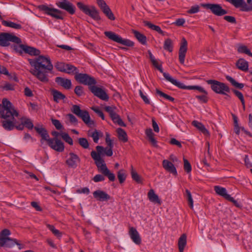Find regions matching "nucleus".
<instances>
[{
	"mask_svg": "<svg viewBox=\"0 0 252 252\" xmlns=\"http://www.w3.org/2000/svg\"><path fill=\"white\" fill-rule=\"evenodd\" d=\"M162 166L166 171L175 175H177L176 169L172 162L167 160L164 159L162 161Z\"/></svg>",
	"mask_w": 252,
	"mask_h": 252,
	"instance_id": "obj_24",
	"label": "nucleus"
},
{
	"mask_svg": "<svg viewBox=\"0 0 252 252\" xmlns=\"http://www.w3.org/2000/svg\"><path fill=\"white\" fill-rule=\"evenodd\" d=\"M184 169L187 172L189 173L191 171V166L189 161L184 158Z\"/></svg>",
	"mask_w": 252,
	"mask_h": 252,
	"instance_id": "obj_52",
	"label": "nucleus"
},
{
	"mask_svg": "<svg viewBox=\"0 0 252 252\" xmlns=\"http://www.w3.org/2000/svg\"><path fill=\"white\" fill-rule=\"evenodd\" d=\"M60 136L62 137L63 139L69 144L70 145L73 144L72 139L69 136V134L65 132H61Z\"/></svg>",
	"mask_w": 252,
	"mask_h": 252,
	"instance_id": "obj_41",
	"label": "nucleus"
},
{
	"mask_svg": "<svg viewBox=\"0 0 252 252\" xmlns=\"http://www.w3.org/2000/svg\"><path fill=\"white\" fill-rule=\"evenodd\" d=\"M207 83L211 85L212 90L219 94H226L225 92L229 93V88L224 83L215 80H208Z\"/></svg>",
	"mask_w": 252,
	"mask_h": 252,
	"instance_id": "obj_7",
	"label": "nucleus"
},
{
	"mask_svg": "<svg viewBox=\"0 0 252 252\" xmlns=\"http://www.w3.org/2000/svg\"><path fill=\"white\" fill-rule=\"evenodd\" d=\"M10 42L17 44L22 42L21 39L18 37L8 32L0 33V46L7 47L10 45Z\"/></svg>",
	"mask_w": 252,
	"mask_h": 252,
	"instance_id": "obj_8",
	"label": "nucleus"
},
{
	"mask_svg": "<svg viewBox=\"0 0 252 252\" xmlns=\"http://www.w3.org/2000/svg\"><path fill=\"white\" fill-rule=\"evenodd\" d=\"M207 94H204L203 95H196V97L200 100L201 102L203 103H206L208 101Z\"/></svg>",
	"mask_w": 252,
	"mask_h": 252,
	"instance_id": "obj_62",
	"label": "nucleus"
},
{
	"mask_svg": "<svg viewBox=\"0 0 252 252\" xmlns=\"http://www.w3.org/2000/svg\"><path fill=\"white\" fill-rule=\"evenodd\" d=\"M65 65L66 64L64 63L58 62L55 64V66L58 71L64 72L65 71Z\"/></svg>",
	"mask_w": 252,
	"mask_h": 252,
	"instance_id": "obj_51",
	"label": "nucleus"
},
{
	"mask_svg": "<svg viewBox=\"0 0 252 252\" xmlns=\"http://www.w3.org/2000/svg\"><path fill=\"white\" fill-rule=\"evenodd\" d=\"M60 134L61 133L57 131H53L51 134L54 136V138H49V139H52V144L53 147L51 148L57 152H62L64 151V146L63 143L58 138Z\"/></svg>",
	"mask_w": 252,
	"mask_h": 252,
	"instance_id": "obj_13",
	"label": "nucleus"
},
{
	"mask_svg": "<svg viewBox=\"0 0 252 252\" xmlns=\"http://www.w3.org/2000/svg\"><path fill=\"white\" fill-rule=\"evenodd\" d=\"M117 177L120 184H123L126 180V174L124 169L120 170L117 173Z\"/></svg>",
	"mask_w": 252,
	"mask_h": 252,
	"instance_id": "obj_39",
	"label": "nucleus"
},
{
	"mask_svg": "<svg viewBox=\"0 0 252 252\" xmlns=\"http://www.w3.org/2000/svg\"><path fill=\"white\" fill-rule=\"evenodd\" d=\"M23 124L26 127L32 129L33 128V125L31 119L28 118L22 119Z\"/></svg>",
	"mask_w": 252,
	"mask_h": 252,
	"instance_id": "obj_45",
	"label": "nucleus"
},
{
	"mask_svg": "<svg viewBox=\"0 0 252 252\" xmlns=\"http://www.w3.org/2000/svg\"><path fill=\"white\" fill-rule=\"evenodd\" d=\"M201 6L207 9H210L212 13L218 16H221L227 13V11L219 4L202 3Z\"/></svg>",
	"mask_w": 252,
	"mask_h": 252,
	"instance_id": "obj_12",
	"label": "nucleus"
},
{
	"mask_svg": "<svg viewBox=\"0 0 252 252\" xmlns=\"http://www.w3.org/2000/svg\"><path fill=\"white\" fill-rule=\"evenodd\" d=\"M69 158L66 160L65 162L69 167L76 168L78 163L80 161V158L75 154L70 153Z\"/></svg>",
	"mask_w": 252,
	"mask_h": 252,
	"instance_id": "obj_18",
	"label": "nucleus"
},
{
	"mask_svg": "<svg viewBox=\"0 0 252 252\" xmlns=\"http://www.w3.org/2000/svg\"><path fill=\"white\" fill-rule=\"evenodd\" d=\"M163 48L164 50L172 52L173 49V44L172 40L170 38H167L165 40L163 44Z\"/></svg>",
	"mask_w": 252,
	"mask_h": 252,
	"instance_id": "obj_37",
	"label": "nucleus"
},
{
	"mask_svg": "<svg viewBox=\"0 0 252 252\" xmlns=\"http://www.w3.org/2000/svg\"><path fill=\"white\" fill-rule=\"evenodd\" d=\"M104 33L109 39L127 47H133L134 45V43L133 41L128 39H123L121 36L113 32L106 31Z\"/></svg>",
	"mask_w": 252,
	"mask_h": 252,
	"instance_id": "obj_9",
	"label": "nucleus"
},
{
	"mask_svg": "<svg viewBox=\"0 0 252 252\" xmlns=\"http://www.w3.org/2000/svg\"><path fill=\"white\" fill-rule=\"evenodd\" d=\"M56 4L59 8L65 10L71 15L74 14L75 12V6L67 0L57 2Z\"/></svg>",
	"mask_w": 252,
	"mask_h": 252,
	"instance_id": "obj_14",
	"label": "nucleus"
},
{
	"mask_svg": "<svg viewBox=\"0 0 252 252\" xmlns=\"http://www.w3.org/2000/svg\"><path fill=\"white\" fill-rule=\"evenodd\" d=\"M112 120L114 123H117L118 125L121 126H126V125L124 123L119 115H118L115 112H113L110 115Z\"/></svg>",
	"mask_w": 252,
	"mask_h": 252,
	"instance_id": "obj_33",
	"label": "nucleus"
},
{
	"mask_svg": "<svg viewBox=\"0 0 252 252\" xmlns=\"http://www.w3.org/2000/svg\"><path fill=\"white\" fill-rule=\"evenodd\" d=\"M25 45L21 44H20L19 45H14V49L16 52L19 53L20 54H22L23 51H24V48H25Z\"/></svg>",
	"mask_w": 252,
	"mask_h": 252,
	"instance_id": "obj_58",
	"label": "nucleus"
},
{
	"mask_svg": "<svg viewBox=\"0 0 252 252\" xmlns=\"http://www.w3.org/2000/svg\"><path fill=\"white\" fill-rule=\"evenodd\" d=\"M105 142L107 147L104 148L101 146H97L96 150L93 151L91 153V156L92 158L94 160L95 164L97 166L98 171L103 175L106 176L109 180L113 182L115 180V176L114 174L111 172L107 168L104 159L102 158L104 155L108 157H111L113 155L112 149L113 147V142L110 138V135L108 133H106Z\"/></svg>",
	"mask_w": 252,
	"mask_h": 252,
	"instance_id": "obj_2",
	"label": "nucleus"
},
{
	"mask_svg": "<svg viewBox=\"0 0 252 252\" xmlns=\"http://www.w3.org/2000/svg\"><path fill=\"white\" fill-rule=\"evenodd\" d=\"M75 79L80 83L88 85L89 87L95 85L96 84L94 78L86 73H76L75 75Z\"/></svg>",
	"mask_w": 252,
	"mask_h": 252,
	"instance_id": "obj_11",
	"label": "nucleus"
},
{
	"mask_svg": "<svg viewBox=\"0 0 252 252\" xmlns=\"http://www.w3.org/2000/svg\"><path fill=\"white\" fill-rule=\"evenodd\" d=\"M132 170L131 172V177L133 180L136 182L138 184L142 183V179L141 177L138 174V173L133 169V167L131 166Z\"/></svg>",
	"mask_w": 252,
	"mask_h": 252,
	"instance_id": "obj_43",
	"label": "nucleus"
},
{
	"mask_svg": "<svg viewBox=\"0 0 252 252\" xmlns=\"http://www.w3.org/2000/svg\"><path fill=\"white\" fill-rule=\"evenodd\" d=\"M226 79H227V81H228L231 83L232 85H233L236 88L242 89L244 86V84L237 82L235 80H234L232 77H231L230 76H226Z\"/></svg>",
	"mask_w": 252,
	"mask_h": 252,
	"instance_id": "obj_38",
	"label": "nucleus"
},
{
	"mask_svg": "<svg viewBox=\"0 0 252 252\" xmlns=\"http://www.w3.org/2000/svg\"><path fill=\"white\" fill-rule=\"evenodd\" d=\"M2 24L4 26L10 27L15 29H22V26L20 24H16L11 21L2 20Z\"/></svg>",
	"mask_w": 252,
	"mask_h": 252,
	"instance_id": "obj_36",
	"label": "nucleus"
},
{
	"mask_svg": "<svg viewBox=\"0 0 252 252\" xmlns=\"http://www.w3.org/2000/svg\"><path fill=\"white\" fill-rule=\"evenodd\" d=\"M144 23L145 26H147L151 30L157 32L158 33L161 34L163 36L165 35V32L162 31L161 28L159 26L155 25L151 23V22L147 21H144Z\"/></svg>",
	"mask_w": 252,
	"mask_h": 252,
	"instance_id": "obj_32",
	"label": "nucleus"
},
{
	"mask_svg": "<svg viewBox=\"0 0 252 252\" xmlns=\"http://www.w3.org/2000/svg\"><path fill=\"white\" fill-rule=\"evenodd\" d=\"M237 67L243 71L248 70L249 63L247 61L243 58L239 59L236 63Z\"/></svg>",
	"mask_w": 252,
	"mask_h": 252,
	"instance_id": "obj_26",
	"label": "nucleus"
},
{
	"mask_svg": "<svg viewBox=\"0 0 252 252\" xmlns=\"http://www.w3.org/2000/svg\"><path fill=\"white\" fill-rule=\"evenodd\" d=\"M0 115L4 119L1 121L2 126L6 130H12L15 127L14 117H17L18 113L6 98H3L0 104Z\"/></svg>",
	"mask_w": 252,
	"mask_h": 252,
	"instance_id": "obj_3",
	"label": "nucleus"
},
{
	"mask_svg": "<svg viewBox=\"0 0 252 252\" xmlns=\"http://www.w3.org/2000/svg\"><path fill=\"white\" fill-rule=\"evenodd\" d=\"M55 82L60 86L66 90H69L71 87V81L70 79L57 77L55 78Z\"/></svg>",
	"mask_w": 252,
	"mask_h": 252,
	"instance_id": "obj_23",
	"label": "nucleus"
},
{
	"mask_svg": "<svg viewBox=\"0 0 252 252\" xmlns=\"http://www.w3.org/2000/svg\"><path fill=\"white\" fill-rule=\"evenodd\" d=\"M232 92L235 94V95L239 98V99L240 100L241 103H244V96H243L242 93L241 92H240V91H239L237 90H235V89H233Z\"/></svg>",
	"mask_w": 252,
	"mask_h": 252,
	"instance_id": "obj_56",
	"label": "nucleus"
},
{
	"mask_svg": "<svg viewBox=\"0 0 252 252\" xmlns=\"http://www.w3.org/2000/svg\"><path fill=\"white\" fill-rule=\"evenodd\" d=\"M145 133L148 137L149 141L151 144L155 147H158L157 141L156 139L154 137V133H153L151 128H148L146 130Z\"/></svg>",
	"mask_w": 252,
	"mask_h": 252,
	"instance_id": "obj_31",
	"label": "nucleus"
},
{
	"mask_svg": "<svg viewBox=\"0 0 252 252\" xmlns=\"http://www.w3.org/2000/svg\"><path fill=\"white\" fill-rule=\"evenodd\" d=\"M89 135L93 138V141L95 143H97L99 138V132L97 130H95Z\"/></svg>",
	"mask_w": 252,
	"mask_h": 252,
	"instance_id": "obj_49",
	"label": "nucleus"
},
{
	"mask_svg": "<svg viewBox=\"0 0 252 252\" xmlns=\"http://www.w3.org/2000/svg\"><path fill=\"white\" fill-rule=\"evenodd\" d=\"M66 117L68 118L69 122L72 124H76L78 123L77 119L72 114H68Z\"/></svg>",
	"mask_w": 252,
	"mask_h": 252,
	"instance_id": "obj_60",
	"label": "nucleus"
},
{
	"mask_svg": "<svg viewBox=\"0 0 252 252\" xmlns=\"http://www.w3.org/2000/svg\"><path fill=\"white\" fill-rule=\"evenodd\" d=\"M139 94L143 100L146 104H149L150 103V101L147 96L144 94L141 90H139Z\"/></svg>",
	"mask_w": 252,
	"mask_h": 252,
	"instance_id": "obj_64",
	"label": "nucleus"
},
{
	"mask_svg": "<svg viewBox=\"0 0 252 252\" xmlns=\"http://www.w3.org/2000/svg\"><path fill=\"white\" fill-rule=\"evenodd\" d=\"M238 52L240 53H245L251 57H252V53L251 51L247 48V46L244 45L240 46L238 48Z\"/></svg>",
	"mask_w": 252,
	"mask_h": 252,
	"instance_id": "obj_42",
	"label": "nucleus"
},
{
	"mask_svg": "<svg viewBox=\"0 0 252 252\" xmlns=\"http://www.w3.org/2000/svg\"><path fill=\"white\" fill-rule=\"evenodd\" d=\"M192 125L201 131L204 135L208 136L210 135L209 131L205 128V126L201 123L197 121H193L192 122Z\"/></svg>",
	"mask_w": 252,
	"mask_h": 252,
	"instance_id": "obj_29",
	"label": "nucleus"
},
{
	"mask_svg": "<svg viewBox=\"0 0 252 252\" xmlns=\"http://www.w3.org/2000/svg\"><path fill=\"white\" fill-rule=\"evenodd\" d=\"M199 11V7L198 5L192 6L189 10L188 11V13L189 14H194L197 13Z\"/></svg>",
	"mask_w": 252,
	"mask_h": 252,
	"instance_id": "obj_63",
	"label": "nucleus"
},
{
	"mask_svg": "<svg viewBox=\"0 0 252 252\" xmlns=\"http://www.w3.org/2000/svg\"><path fill=\"white\" fill-rule=\"evenodd\" d=\"M94 197L97 201H106L110 199V195L106 192L97 189L93 192Z\"/></svg>",
	"mask_w": 252,
	"mask_h": 252,
	"instance_id": "obj_21",
	"label": "nucleus"
},
{
	"mask_svg": "<svg viewBox=\"0 0 252 252\" xmlns=\"http://www.w3.org/2000/svg\"><path fill=\"white\" fill-rule=\"evenodd\" d=\"M163 76L168 81L171 82L172 84L176 86L178 88L181 89L189 90L190 86H186L183 83H181L178 81L177 80L174 79L169 75V73H164Z\"/></svg>",
	"mask_w": 252,
	"mask_h": 252,
	"instance_id": "obj_20",
	"label": "nucleus"
},
{
	"mask_svg": "<svg viewBox=\"0 0 252 252\" xmlns=\"http://www.w3.org/2000/svg\"><path fill=\"white\" fill-rule=\"evenodd\" d=\"M189 90H197L200 92L207 94V92L201 87L198 86H190Z\"/></svg>",
	"mask_w": 252,
	"mask_h": 252,
	"instance_id": "obj_57",
	"label": "nucleus"
},
{
	"mask_svg": "<svg viewBox=\"0 0 252 252\" xmlns=\"http://www.w3.org/2000/svg\"><path fill=\"white\" fill-rule=\"evenodd\" d=\"M148 197L149 200L155 204L160 205L161 204V201L159 198L158 195L155 192L154 189H150L148 193Z\"/></svg>",
	"mask_w": 252,
	"mask_h": 252,
	"instance_id": "obj_25",
	"label": "nucleus"
},
{
	"mask_svg": "<svg viewBox=\"0 0 252 252\" xmlns=\"http://www.w3.org/2000/svg\"><path fill=\"white\" fill-rule=\"evenodd\" d=\"M76 5L81 11L90 16L94 20L99 21L101 19L99 15V12L95 6L87 5L82 2H77Z\"/></svg>",
	"mask_w": 252,
	"mask_h": 252,
	"instance_id": "obj_6",
	"label": "nucleus"
},
{
	"mask_svg": "<svg viewBox=\"0 0 252 252\" xmlns=\"http://www.w3.org/2000/svg\"><path fill=\"white\" fill-rule=\"evenodd\" d=\"M52 124L55 126L57 129L61 130L63 129V126L59 120L52 118L51 119Z\"/></svg>",
	"mask_w": 252,
	"mask_h": 252,
	"instance_id": "obj_50",
	"label": "nucleus"
},
{
	"mask_svg": "<svg viewBox=\"0 0 252 252\" xmlns=\"http://www.w3.org/2000/svg\"><path fill=\"white\" fill-rule=\"evenodd\" d=\"M223 19L229 23L236 24V20L234 17L231 16H225Z\"/></svg>",
	"mask_w": 252,
	"mask_h": 252,
	"instance_id": "obj_61",
	"label": "nucleus"
},
{
	"mask_svg": "<svg viewBox=\"0 0 252 252\" xmlns=\"http://www.w3.org/2000/svg\"><path fill=\"white\" fill-rule=\"evenodd\" d=\"M74 93L78 96L84 95V88L81 86H77L74 89Z\"/></svg>",
	"mask_w": 252,
	"mask_h": 252,
	"instance_id": "obj_48",
	"label": "nucleus"
},
{
	"mask_svg": "<svg viewBox=\"0 0 252 252\" xmlns=\"http://www.w3.org/2000/svg\"><path fill=\"white\" fill-rule=\"evenodd\" d=\"M128 233L130 238L135 244L137 245L141 244V239L136 228L133 227H130Z\"/></svg>",
	"mask_w": 252,
	"mask_h": 252,
	"instance_id": "obj_22",
	"label": "nucleus"
},
{
	"mask_svg": "<svg viewBox=\"0 0 252 252\" xmlns=\"http://www.w3.org/2000/svg\"><path fill=\"white\" fill-rule=\"evenodd\" d=\"M65 66V71H64L65 73L70 74L77 70V68L71 64L66 63Z\"/></svg>",
	"mask_w": 252,
	"mask_h": 252,
	"instance_id": "obj_47",
	"label": "nucleus"
},
{
	"mask_svg": "<svg viewBox=\"0 0 252 252\" xmlns=\"http://www.w3.org/2000/svg\"><path fill=\"white\" fill-rule=\"evenodd\" d=\"M96 3L100 7V8L101 9V10H103L104 8H106V7H108V6L107 5L106 2L103 0H96Z\"/></svg>",
	"mask_w": 252,
	"mask_h": 252,
	"instance_id": "obj_59",
	"label": "nucleus"
},
{
	"mask_svg": "<svg viewBox=\"0 0 252 252\" xmlns=\"http://www.w3.org/2000/svg\"><path fill=\"white\" fill-rule=\"evenodd\" d=\"M187 244V236L185 234H182L178 240V247L180 252H183L185 247Z\"/></svg>",
	"mask_w": 252,
	"mask_h": 252,
	"instance_id": "obj_34",
	"label": "nucleus"
},
{
	"mask_svg": "<svg viewBox=\"0 0 252 252\" xmlns=\"http://www.w3.org/2000/svg\"><path fill=\"white\" fill-rule=\"evenodd\" d=\"M11 234L9 230L4 229L0 233V247L12 248L15 245L19 246L20 249L21 245L15 239H11L8 237Z\"/></svg>",
	"mask_w": 252,
	"mask_h": 252,
	"instance_id": "obj_4",
	"label": "nucleus"
},
{
	"mask_svg": "<svg viewBox=\"0 0 252 252\" xmlns=\"http://www.w3.org/2000/svg\"><path fill=\"white\" fill-rule=\"evenodd\" d=\"M92 109L96 113L102 120L105 119V117L103 113L99 109L98 107H92Z\"/></svg>",
	"mask_w": 252,
	"mask_h": 252,
	"instance_id": "obj_55",
	"label": "nucleus"
},
{
	"mask_svg": "<svg viewBox=\"0 0 252 252\" xmlns=\"http://www.w3.org/2000/svg\"><path fill=\"white\" fill-rule=\"evenodd\" d=\"M89 89L91 92L96 96L100 99L108 101L109 96L101 88L98 87L95 85L89 87Z\"/></svg>",
	"mask_w": 252,
	"mask_h": 252,
	"instance_id": "obj_15",
	"label": "nucleus"
},
{
	"mask_svg": "<svg viewBox=\"0 0 252 252\" xmlns=\"http://www.w3.org/2000/svg\"><path fill=\"white\" fill-rule=\"evenodd\" d=\"M186 194L187 197V199L189 202V205L191 208H193V199L192 198L191 194L189 190L188 189L186 190Z\"/></svg>",
	"mask_w": 252,
	"mask_h": 252,
	"instance_id": "obj_53",
	"label": "nucleus"
},
{
	"mask_svg": "<svg viewBox=\"0 0 252 252\" xmlns=\"http://www.w3.org/2000/svg\"><path fill=\"white\" fill-rule=\"evenodd\" d=\"M118 137L120 141L123 142H126L128 140L126 132L121 128H118L117 129Z\"/></svg>",
	"mask_w": 252,
	"mask_h": 252,
	"instance_id": "obj_35",
	"label": "nucleus"
},
{
	"mask_svg": "<svg viewBox=\"0 0 252 252\" xmlns=\"http://www.w3.org/2000/svg\"><path fill=\"white\" fill-rule=\"evenodd\" d=\"M71 111L73 114L81 118L88 126L92 127L94 126V121L91 120L90 114L87 110H81L78 105H73L71 108Z\"/></svg>",
	"mask_w": 252,
	"mask_h": 252,
	"instance_id": "obj_5",
	"label": "nucleus"
},
{
	"mask_svg": "<svg viewBox=\"0 0 252 252\" xmlns=\"http://www.w3.org/2000/svg\"><path fill=\"white\" fill-rule=\"evenodd\" d=\"M37 8L40 11H42L44 13L50 15L57 19L63 20V17L61 15L63 12L60 10L49 7L48 6L44 4L39 5Z\"/></svg>",
	"mask_w": 252,
	"mask_h": 252,
	"instance_id": "obj_10",
	"label": "nucleus"
},
{
	"mask_svg": "<svg viewBox=\"0 0 252 252\" xmlns=\"http://www.w3.org/2000/svg\"><path fill=\"white\" fill-rule=\"evenodd\" d=\"M188 42L186 39L183 37L182 39L179 51V60L181 64H184L186 54L187 51Z\"/></svg>",
	"mask_w": 252,
	"mask_h": 252,
	"instance_id": "obj_17",
	"label": "nucleus"
},
{
	"mask_svg": "<svg viewBox=\"0 0 252 252\" xmlns=\"http://www.w3.org/2000/svg\"><path fill=\"white\" fill-rule=\"evenodd\" d=\"M132 33L138 41L143 45H145L147 43V37L143 34L136 30H132Z\"/></svg>",
	"mask_w": 252,
	"mask_h": 252,
	"instance_id": "obj_30",
	"label": "nucleus"
},
{
	"mask_svg": "<svg viewBox=\"0 0 252 252\" xmlns=\"http://www.w3.org/2000/svg\"><path fill=\"white\" fill-rule=\"evenodd\" d=\"M103 13L111 20H114L115 17L109 7H107L102 10Z\"/></svg>",
	"mask_w": 252,
	"mask_h": 252,
	"instance_id": "obj_40",
	"label": "nucleus"
},
{
	"mask_svg": "<svg viewBox=\"0 0 252 252\" xmlns=\"http://www.w3.org/2000/svg\"><path fill=\"white\" fill-rule=\"evenodd\" d=\"M24 52L31 56H38L36 58L29 59L30 65L34 67L31 70L30 72L39 81L43 83L49 81L48 74L51 72L53 69V65L49 57L40 56V51L31 46H25Z\"/></svg>",
	"mask_w": 252,
	"mask_h": 252,
	"instance_id": "obj_1",
	"label": "nucleus"
},
{
	"mask_svg": "<svg viewBox=\"0 0 252 252\" xmlns=\"http://www.w3.org/2000/svg\"><path fill=\"white\" fill-rule=\"evenodd\" d=\"M229 2L242 11H252V6L248 5L244 0H229Z\"/></svg>",
	"mask_w": 252,
	"mask_h": 252,
	"instance_id": "obj_16",
	"label": "nucleus"
},
{
	"mask_svg": "<svg viewBox=\"0 0 252 252\" xmlns=\"http://www.w3.org/2000/svg\"><path fill=\"white\" fill-rule=\"evenodd\" d=\"M46 226L57 237L62 236V233L58 229H56L53 225L47 224Z\"/></svg>",
	"mask_w": 252,
	"mask_h": 252,
	"instance_id": "obj_44",
	"label": "nucleus"
},
{
	"mask_svg": "<svg viewBox=\"0 0 252 252\" xmlns=\"http://www.w3.org/2000/svg\"><path fill=\"white\" fill-rule=\"evenodd\" d=\"M214 190L217 194L223 197L226 200H227L230 196L229 194H227L226 189L224 188L216 186L214 187Z\"/></svg>",
	"mask_w": 252,
	"mask_h": 252,
	"instance_id": "obj_27",
	"label": "nucleus"
},
{
	"mask_svg": "<svg viewBox=\"0 0 252 252\" xmlns=\"http://www.w3.org/2000/svg\"><path fill=\"white\" fill-rule=\"evenodd\" d=\"M51 93L53 96L54 101L56 102H59L60 100L64 99L65 98L64 94L57 90L53 89L51 91Z\"/></svg>",
	"mask_w": 252,
	"mask_h": 252,
	"instance_id": "obj_28",
	"label": "nucleus"
},
{
	"mask_svg": "<svg viewBox=\"0 0 252 252\" xmlns=\"http://www.w3.org/2000/svg\"><path fill=\"white\" fill-rule=\"evenodd\" d=\"M34 129L36 131V132L40 134L41 137H42V140H44L47 142L48 145L50 147H52V139H49V135L46 129L43 127H38L37 126H35L34 127Z\"/></svg>",
	"mask_w": 252,
	"mask_h": 252,
	"instance_id": "obj_19",
	"label": "nucleus"
},
{
	"mask_svg": "<svg viewBox=\"0 0 252 252\" xmlns=\"http://www.w3.org/2000/svg\"><path fill=\"white\" fill-rule=\"evenodd\" d=\"M79 145L84 149H88L89 147V144L86 138H79L78 139Z\"/></svg>",
	"mask_w": 252,
	"mask_h": 252,
	"instance_id": "obj_46",
	"label": "nucleus"
},
{
	"mask_svg": "<svg viewBox=\"0 0 252 252\" xmlns=\"http://www.w3.org/2000/svg\"><path fill=\"white\" fill-rule=\"evenodd\" d=\"M101 174L102 175L97 174L95 176H94L93 179V181L95 183L104 181L105 180L104 176H106L103 175L102 173Z\"/></svg>",
	"mask_w": 252,
	"mask_h": 252,
	"instance_id": "obj_54",
	"label": "nucleus"
}]
</instances>
